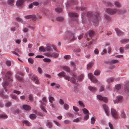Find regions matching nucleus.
Wrapping results in <instances>:
<instances>
[{"mask_svg":"<svg viewBox=\"0 0 129 129\" xmlns=\"http://www.w3.org/2000/svg\"><path fill=\"white\" fill-rule=\"evenodd\" d=\"M65 73L63 72H62L58 74L57 75L58 76H62L66 79L68 81L70 80V81L72 83H74L76 81V79L77 81V76L74 73H72L71 74L72 77L70 79V77L65 74Z\"/></svg>","mask_w":129,"mask_h":129,"instance_id":"1","label":"nucleus"},{"mask_svg":"<svg viewBox=\"0 0 129 129\" xmlns=\"http://www.w3.org/2000/svg\"><path fill=\"white\" fill-rule=\"evenodd\" d=\"M87 15L88 17H93V22L94 23L95 25L98 24V21L100 19V17L98 13L96 12L95 14L93 15L92 12H88L87 13Z\"/></svg>","mask_w":129,"mask_h":129,"instance_id":"2","label":"nucleus"},{"mask_svg":"<svg viewBox=\"0 0 129 129\" xmlns=\"http://www.w3.org/2000/svg\"><path fill=\"white\" fill-rule=\"evenodd\" d=\"M66 39H69L70 41H72L76 39L74 34L71 32H68L66 33V36L65 37Z\"/></svg>","mask_w":129,"mask_h":129,"instance_id":"3","label":"nucleus"},{"mask_svg":"<svg viewBox=\"0 0 129 129\" xmlns=\"http://www.w3.org/2000/svg\"><path fill=\"white\" fill-rule=\"evenodd\" d=\"M105 11L110 15H113L116 14L118 12V9L116 8L112 9L108 8L106 9Z\"/></svg>","mask_w":129,"mask_h":129,"instance_id":"4","label":"nucleus"},{"mask_svg":"<svg viewBox=\"0 0 129 129\" xmlns=\"http://www.w3.org/2000/svg\"><path fill=\"white\" fill-rule=\"evenodd\" d=\"M45 55L48 57H51L56 58L58 57L59 54L55 52H53L52 53L50 52H47L45 53Z\"/></svg>","mask_w":129,"mask_h":129,"instance_id":"5","label":"nucleus"},{"mask_svg":"<svg viewBox=\"0 0 129 129\" xmlns=\"http://www.w3.org/2000/svg\"><path fill=\"white\" fill-rule=\"evenodd\" d=\"M111 111L112 115L115 118L117 119L119 117V114L114 109H111Z\"/></svg>","mask_w":129,"mask_h":129,"instance_id":"6","label":"nucleus"},{"mask_svg":"<svg viewBox=\"0 0 129 129\" xmlns=\"http://www.w3.org/2000/svg\"><path fill=\"white\" fill-rule=\"evenodd\" d=\"M88 76L92 82L94 83H96L97 82V79L91 73H89L88 74Z\"/></svg>","mask_w":129,"mask_h":129,"instance_id":"7","label":"nucleus"},{"mask_svg":"<svg viewBox=\"0 0 129 129\" xmlns=\"http://www.w3.org/2000/svg\"><path fill=\"white\" fill-rule=\"evenodd\" d=\"M69 15L73 19V20L77 21V17L78 16V14L74 13H69Z\"/></svg>","mask_w":129,"mask_h":129,"instance_id":"8","label":"nucleus"},{"mask_svg":"<svg viewBox=\"0 0 129 129\" xmlns=\"http://www.w3.org/2000/svg\"><path fill=\"white\" fill-rule=\"evenodd\" d=\"M39 102L41 103V105L40 106L41 109L45 113H46L47 111L45 109V107L44 106H46V104L44 103L41 100Z\"/></svg>","mask_w":129,"mask_h":129,"instance_id":"9","label":"nucleus"},{"mask_svg":"<svg viewBox=\"0 0 129 129\" xmlns=\"http://www.w3.org/2000/svg\"><path fill=\"white\" fill-rule=\"evenodd\" d=\"M103 106L104 110L105 113L107 116H109V109L106 104H103Z\"/></svg>","mask_w":129,"mask_h":129,"instance_id":"10","label":"nucleus"},{"mask_svg":"<svg viewBox=\"0 0 129 129\" xmlns=\"http://www.w3.org/2000/svg\"><path fill=\"white\" fill-rule=\"evenodd\" d=\"M116 98V100H113L115 104L121 101L123 99V97L121 95H119L117 96Z\"/></svg>","mask_w":129,"mask_h":129,"instance_id":"11","label":"nucleus"},{"mask_svg":"<svg viewBox=\"0 0 129 129\" xmlns=\"http://www.w3.org/2000/svg\"><path fill=\"white\" fill-rule=\"evenodd\" d=\"M97 98L99 100L101 101H103L105 102H106L107 101V99L105 97H103L100 95H97Z\"/></svg>","mask_w":129,"mask_h":129,"instance_id":"12","label":"nucleus"},{"mask_svg":"<svg viewBox=\"0 0 129 129\" xmlns=\"http://www.w3.org/2000/svg\"><path fill=\"white\" fill-rule=\"evenodd\" d=\"M115 30L118 35L121 36L124 34L123 32L118 28H115Z\"/></svg>","mask_w":129,"mask_h":129,"instance_id":"13","label":"nucleus"},{"mask_svg":"<svg viewBox=\"0 0 129 129\" xmlns=\"http://www.w3.org/2000/svg\"><path fill=\"white\" fill-rule=\"evenodd\" d=\"M26 0H18L17 1L16 5L18 6L22 5Z\"/></svg>","mask_w":129,"mask_h":129,"instance_id":"14","label":"nucleus"},{"mask_svg":"<svg viewBox=\"0 0 129 129\" xmlns=\"http://www.w3.org/2000/svg\"><path fill=\"white\" fill-rule=\"evenodd\" d=\"M15 51H12L11 52L13 54H14L18 56H19V54L18 53H19L20 54H21L22 53V52L18 48L16 49H15Z\"/></svg>","mask_w":129,"mask_h":129,"instance_id":"15","label":"nucleus"},{"mask_svg":"<svg viewBox=\"0 0 129 129\" xmlns=\"http://www.w3.org/2000/svg\"><path fill=\"white\" fill-rule=\"evenodd\" d=\"M70 67L72 68L73 71H75L76 70V65L75 62L73 61H72L70 62Z\"/></svg>","mask_w":129,"mask_h":129,"instance_id":"16","label":"nucleus"},{"mask_svg":"<svg viewBox=\"0 0 129 129\" xmlns=\"http://www.w3.org/2000/svg\"><path fill=\"white\" fill-rule=\"evenodd\" d=\"M114 4L116 7L117 8H120L121 7V5L120 2L118 1L114 2Z\"/></svg>","mask_w":129,"mask_h":129,"instance_id":"17","label":"nucleus"},{"mask_svg":"<svg viewBox=\"0 0 129 129\" xmlns=\"http://www.w3.org/2000/svg\"><path fill=\"white\" fill-rule=\"evenodd\" d=\"M46 125L47 127L50 129L53 127L52 123L49 121H48L46 122Z\"/></svg>","mask_w":129,"mask_h":129,"instance_id":"18","label":"nucleus"},{"mask_svg":"<svg viewBox=\"0 0 129 129\" xmlns=\"http://www.w3.org/2000/svg\"><path fill=\"white\" fill-rule=\"evenodd\" d=\"M22 107L23 109L26 110H29L31 109L30 107L27 105H23Z\"/></svg>","mask_w":129,"mask_h":129,"instance_id":"19","label":"nucleus"},{"mask_svg":"<svg viewBox=\"0 0 129 129\" xmlns=\"http://www.w3.org/2000/svg\"><path fill=\"white\" fill-rule=\"evenodd\" d=\"M94 64V63L93 62H90L87 65V70L91 68Z\"/></svg>","mask_w":129,"mask_h":129,"instance_id":"20","label":"nucleus"},{"mask_svg":"<svg viewBox=\"0 0 129 129\" xmlns=\"http://www.w3.org/2000/svg\"><path fill=\"white\" fill-rule=\"evenodd\" d=\"M127 11L126 10L118 9V13L119 14H123L126 12Z\"/></svg>","mask_w":129,"mask_h":129,"instance_id":"21","label":"nucleus"},{"mask_svg":"<svg viewBox=\"0 0 129 129\" xmlns=\"http://www.w3.org/2000/svg\"><path fill=\"white\" fill-rule=\"evenodd\" d=\"M88 89L91 91H95L96 90V88L94 87L89 86L88 87Z\"/></svg>","mask_w":129,"mask_h":129,"instance_id":"22","label":"nucleus"},{"mask_svg":"<svg viewBox=\"0 0 129 129\" xmlns=\"http://www.w3.org/2000/svg\"><path fill=\"white\" fill-rule=\"evenodd\" d=\"M129 41V39L125 38L122 39L120 42L121 43H126Z\"/></svg>","mask_w":129,"mask_h":129,"instance_id":"23","label":"nucleus"},{"mask_svg":"<svg viewBox=\"0 0 129 129\" xmlns=\"http://www.w3.org/2000/svg\"><path fill=\"white\" fill-rule=\"evenodd\" d=\"M75 4V2L73 0H70L68 1L67 4L66 5V6L68 7L70 5L73 4Z\"/></svg>","mask_w":129,"mask_h":129,"instance_id":"24","label":"nucleus"},{"mask_svg":"<svg viewBox=\"0 0 129 129\" xmlns=\"http://www.w3.org/2000/svg\"><path fill=\"white\" fill-rule=\"evenodd\" d=\"M23 123L27 126H31V123L27 120H24L23 121Z\"/></svg>","mask_w":129,"mask_h":129,"instance_id":"25","label":"nucleus"},{"mask_svg":"<svg viewBox=\"0 0 129 129\" xmlns=\"http://www.w3.org/2000/svg\"><path fill=\"white\" fill-rule=\"evenodd\" d=\"M11 96L13 99L16 100V101H19V100L17 99V97L16 96L12 94L11 95Z\"/></svg>","mask_w":129,"mask_h":129,"instance_id":"26","label":"nucleus"},{"mask_svg":"<svg viewBox=\"0 0 129 129\" xmlns=\"http://www.w3.org/2000/svg\"><path fill=\"white\" fill-rule=\"evenodd\" d=\"M29 117L31 119H34L36 118V114H32L30 115Z\"/></svg>","mask_w":129,"mask_h":129,"instance_id":"27","label":"nucleus"},{"mask_svg":"<svg viewBox=\"0 0 129 129\" xmlns=\"http://www.w3.org/2000/svg\"><path fill=\"white\" fill-rule=\"evenodd\" d=\"M34 80L35 81V83L37 84H39V82L38 80V78L36 77H33Z\"/></svg>","mask_w":129,"mask_h":129,"instance_id":"28","label":"nucleus"},{"mask_svg":"<svg viewBox=\"0 0 129 129\" xmlns=\"http://www.w3.org/2000/svg\"><path fill=\"white\" fill-rule=\"evenodd\" d=\"M39 51L40 52H44L46 51V49L43 47L41 46L39 48Z\"/></svg>","mask_w":129,"mask_h":129,"instance_id":"29","label":"nucleus"},{"mask_svg":"<svg viewBox=\"0 0 129 129\" xmlns=\"http://www.w3.org/2000/svg\"><path fill=\"white\" fill-rule=\"evenodd\" d=\"M55 10L56 12L58 13H60L62 11V9L61 8L58 7L56 8Z\"/></svg>","mask_w":129,"mask_h":129,"instance_id":"30","label":"nucleus"},{"mask_svg":"<svg viewBox=\"0 0 129 129\" xmlns=\"http://www.w3.org/2000/svg\"><path fill=\"white\" fill-rule=\"evenodd\" d=\"M45 49H46V51H51L52 50L51 47L50 45L47 46L45 48Z\"/></svg>","mask_w":129,"mask_h":129,"instance_id":"31","label":"nucleus"},{"mask_svg":"<svg viewBox=\"0 0 129 129\" xmlns=\"http://www.w3.org/2000/svg\"><path fill=\"white\" fill-rule=\"evenodd\" d=\"M83 77L84 75L83 74H81L78 77H77V82H78V81L82 80Z\"/></svg>","mask_w":129,"mask_h":129,"instance_id":"32","label":"nucleus"},{"mask_svg":"<svg viewBox=\"0 0 129 129\" xmlns=\"http://www.w3.org/2000/svg\"><path fill=\"white\" fill-rule=\"evenodd\" d=\"M63 70L69 72L70 71V69L67 66H65L63 67Z\"/></svg>","mask_w":129,"mask_h":129,"instance_id":"33","label":"nucleus"},{"mask_svg":"<svg viewBox=\"0 0 129 129\" xmlns=\"http://www.w3.org/2000/svg\"><path fill=\"white\" fill-rule=\"evenodd\" d=\"M118 60H113L111 61L109 63L110 64L118 63Z\"/></svg>","mask_w":129,"mask_h":129,"instance_id":"34","label":"nucleus"},{"mask_svg":"<svg viewBox=\"0 0 129 129\" xmlns=\"http://www.w3.org/2000/svg\"><path fill=\"white\" fill-rule=\"evenodd\" d=\"M48 99L49 102L51 103H52L55 100L54 98L52 96H49L48 98Z\"/></svg>","mask_w":129,"mask_h":129,"instance_id":"35","label":"nucleus"},{"mask_svg":"<svg viewBox=\"0 0 129 129\" xmlns=\"http://www.w3.org/2000/svg\"><path fill=\"white\" fill-rule=\"evenodd\" d=\"M100 71L99 70H96L94 72V74L95 75H98L100 73Z\"/></svg>","mask_w":129,"mask_h":129,"instance_id":"36","label":"nucleus"},{"mask_svg":"<svg viewBox=\"0 0 129 129\" xmlns=\"http://www.w3.org/2000/svg\"><path fill=\"white\" fill-rule=\"evenodd\" d=\"M106 5L107 6L112 7L113 6V5L111 3L109 2H107L106 4Z\"/></svg>","mask_w":129,"mask_h":129,"instance_id":"37","label":"nucleus"},{"mask_svg":"<svg viewBox=\"0 0 129 129\" xmlns=\"http://www.w3.org/2000/svg\"><path fill=\"white\" fill-rule=\"evenodd\" d=\"M8 84V83L7 81H4L2 83V85L4 87L7 86Z\"/></svg>","mask_w":129,"mask_h":129,"instance_id":"38","label":"nucleus"},{"mask_svg":"<svg viewBox=\"0 0 129 129\" xmlns=\"http://www.w3.org/2000/svg\"><path fill=\"white\" fill-rule=\"evenodd\" d=\"M94 34V32L92 30L89 31L88 32V35L90 37L92 36Z\"/></svg>","mask_w":129,"mask_h":129,"instance_id":"39","label":"nucleus"},{"mask_svg":"<svg viewBox=\"0 0 129 129\" xmlns=\"http://www.w3.org/2000/svg\"><path fill=\"white\" fill-rule=\"evenodd\" d=\"M120 88V85L119 84H118L116 85L115 86V90H119Z\"/></svg>","mask_w":129,"mask_h":129,"instance_id":"40","label":"nucleus"},{"mask_svg":"<svg viewBox=\"0 0 129 129\" xmlns=\"http://www.w3.org/2000/svg\"><path fill=\"white\" fill-rule=\"evenodd\" d=\"M8 116L7 115L5 114L0 115V118H7Z\"/></svg>","mask_w":129,"mask_h":129,"instance_id":"41","label":"nucleus"},{"mask_svg":"<svg viewBox=\"0 0 129 129\" xmlns=\"http://www.w3.org/2000/svg\"><path fill=\"white\" fill-rule=\"evenodd\" d=\"M124 48L123 47H120L119 49L120 52L121 53H123L124 52Z\"/></svg>","mask_w":129,"mask_h":129,"instance_id":"42","label":"nucleus"},{"mask_svg":"<svg viewBox=\"0 0 129 129\" xmlns=\"http://www.w3.org/2000/svg\"><path fill=\"white\" fill-rule=\"evenodd\" d=\"M6 78V79L8 80L9 81H13V80L12 79V78L10 77L7 76L6 75H5V79Z\"/></svg>","mask_w":129,"mask_h":129,"instance_id":"43","label":"nucleus"},{"mask_svg":"<svg viewBox=\"0 0 129 129\" xmlns=\"http://www.w3.org/2000/svg\"><path fill=\"white\" fill-rule=\"evenodd\" d=\"M76 8L78 10H80L81 11H85L86 10V8L84 7H81L80 8L78 7H77Z\"/></svg>","mask_w":129,"mask_h":129,"instance_id":"44","label":"nucleus"},{"mask_svg":"<svg viewBox=\"0 0 129 129\" xmlns=\"http://www.w3.org/2000/svg\"><path fill=\"white\" fill-rule=\"evenodd\" d=\"M56 20L58 21H61L63 20V18L62 17H58L56 18Z\"/></svg>","mask_w":129,"mask_h":129,"instance_id":"45","label":"nucleus"},{"mask_svg":"<svg viewBox=\"0 0 129 129\" xmlns=\"http://www.w3.org/2000/svg\"><path fill=\"white\" fill-rule=\"evenodd\" d=\"M43 61L47 62H50L51 61V60L50 59L47 58H45L43 59Z\"/></svg>","mask_w":129,"mask_h":129,"instance_id":"46","label":"nucleus"},{"mask_svg":"<svg viewBox=\"0 0 129 129\" xmlns=\"http://www.w3.org/2000/svg\"><path fill=\"white\" fill-rule=\"evenodd\" d=\"M113 78H111L108 79L107 81L109 83H110L113 82Z\"/></svg>","mask_w":129,"mask_h":129,"instance_id":"47","label":"nucleus"},{"mask_svg":"<svg viewBox=\"0 0 129 129\" xmlns=\"http://www.w3.org/2000/svg\"><path fill=\"white\" fill-rule=\"evenodd\" d=\"M11 102H8L6 103L5 106L7 107H10L11 105Z\"/></svg>","mask_w":129,"mask_h":129,"instance_id":"48","label":"nucleus"},{"mask_svg":"<svg viewBox=\"0 0 129 129\" xmlns=\"http://www.w3.org/2000/svg\"><path fill=\"white\" fill-rule=\"evenodd\" d=\"M89 114L88 113L86 114V115H85V116L84 117V119H83L84 120H87L89 118Z\"/></svg>","mask_w":129,"mask_h":129,"instance_id":"49","label":"nucleus"},{"mask_svg":"<svg viewBox=\"0 0 129 129\" xmlns=\"http://www.w3.org/2000/svg\"><path fill=\"white\" fill-rule=\"evenodd\" d=\"M64 107L65 109L66 110H67L69 108V106L67 104H65L64 105Z\"/></svg>","mask_w":129,"mask_h":129,"instance_id":"50","label":"nucleus"},{"mask_svg":"<svg viewBox=\"0 0 129 129\" xmlns=\"http://www.w3.org/2000/svg\"><path fill=\"white\" fill-rule=\"evenodd\" d=\"M82 110L83 112V113L85 114H87L88 113L89 111H88L87 110L86 108H84L82 109Z\"/></svg>","mask_w":129,"mask_h":129,"instance_id":"51","label":"nucleus"},{"mask_svg":"<svg viewBox=\"0 0 129 129\" xmlns=\"http://www.w3.org/2000/svg\"><path fill=\"white\" fill-rule=\"evenodd\" d=\"M6 63L8 67H10L11 65V62L9 60H6Z\"/></svg>","mask_w":129,"mask_h":129,"instance_id":"52","label":"nucleus"},{"mask_svg":"<svg viewBox=\"0 0 129 129\" xmlns=\"http://www.w3.org/2000/svg\"><path fill=\"white\" fill-rule=\"evenodd\" d=\"M13 92L16 93L18 95L19 94L21 93V92L19 91H17L15 90H14L13 91Z\"/></svg>","mask_w":129,"mask_h":129,"instance_id":"53","label":"nucleus"},{"mask_svg":"<svg viewBox=\"0 0 129 129\" xmlns=\"http://www.w3.org/2000/svg\"><path fill=\"white\" fill-rule=\"evenodd\" d=\"M95 121V119L94 117H92L91 118V123L92 124H93L94 123Z\"/></svg>","mask_w":129,"mask_h":129,"instance_id":"54","label":"nucleus"},{"mask_svg":"<svg viewBox=\"0 0 129 129\" xmlns=\"http://www.w3.org/2000/svg\"><path fill=\"white\" fill-rule=\"evenodd\" d=\"M80 119L81 118H77L74 119V120H73V121L74 122H79L80 121Z\"/></svg>","mask_w":129,"mask_h":129,"instance_id":"55","label":"nucleus"},{"mask_svg":"<svg viewBox=\"0 0 129 129\" xmlns=\"http://www.w3.org/2000/svg\"><path fill=\"white\" fill-rule=\"evenodd\" d=\"M105 18L108 21H110V17L107 15H105Z\"/></svg>","mask_w":129,"mask_h":129,"instance_id":"56","label":"nucleus"},{"mask_svg":"<svg viewBox=\"0 0 129 129\" xmlns=\"http://www.w3.org/2000/svg\"><path fill=\"white\" fill-rule=\"evenodd\" d=\"M28 60L29 62L31 64H33L34 62L33 60L30 58H28Z\"/></svg>","mask_w":129,"mask_h":129,"instance_id":"57","label":"nucleus"},{"mask_svg":"<svg viewBox=\"0 0 129 129\" xmlns=\"http://www.w3.org/2000/svg\"><path fill=\"white\" fill-rule=\"evenodd\" d=\"M78 103L82 107H84V105L82 101H78Z\"/></svg>","mask_w":129,"mask_h":129,"instance_id":"58","label":"nucleus"},{"mask_svg":"<svg viewBox=\"0 0 129 129\" xmlns=\"http://www.w3.org/2000/svg\"><path fill=\"white\" fill-rule=\"evenodd\" d=\"M121 116L123 118H125V115L123 111H121Z\"/></svg>","mask_w":129,"mask_h":129,"instance_id":"59","label":"nucleus"},{"mask_svg":"<svg viewBox=\"0 0 129 129\" xmlns=\"http://www.w3.org/2000/svg\"><path fill=\"white\" fill-rule=\"evenodd\" d=\"M28 98L29 100L31 101H32L33 100V96L31 94H30L29 95Z\"/></svg>","mask_w":129,"mask_h":129,"instance_id":"60","label":"nucleus"},{"mask_svg":"<svg viewBox=\"0 0 129 129\" xmlns=\"http://www.w3.org/2000/svg\"><path fill=\"white\" fill-rule=\"evenodd\" d=\"M80 51V49L79 48H77L75 49L73 51L74 52H79Z\"/></svg>","mask_w":129,"mask_h":129,"instance_id":"61","label":"nucleus"},{"mask_svg":"<svg viewBox=\"0 0 129 129\" xmlns=\"http://www.w3.org/2000/svg\"><path fill=\"white\" fill-rule=\"evenodd\" d=\"M16 78L18 80L20 81H22L23 80L22 78L18 76H17Z\"/></svg>","mask_w":129,"mask_h":129,"instance_id":"62","label":"nucleus"},{"mask_svg":"<svg viewBox=\"0 0 129 129\" xmlns=\"http://www.w3.org/2000/svg\"><path fill=\"white\" fill-rule=\"evenodd\" d=\"M13 0H8V2L9 4L11 5L14 2Z\"/></svg>","mask_w":129,"mask_h":129,"instance_id":"63","label":"nucleus"},{"mask_svg":"<svg viewBox=\"0 0 129 129\" xmlns=\"http://www.w3.org/2000/svg\"><path fill=\"white\" fill-rule=\"evenodd\" d=\"M125 89L127 91H129V83L126 85Z\"/></svg>","mask_w":129,"mask_h":129,"instance_id":"64","label":"nucleus"}]
</instances>
